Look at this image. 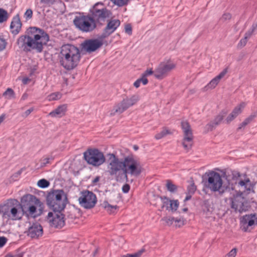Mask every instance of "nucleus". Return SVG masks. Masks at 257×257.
<instances>
[{"label":"nucleus","instance_id":"79ce46f5","mask_svg":"<svg viewBox=\"0 0 257 257\" xmlns=\"http://www.w3.org/2000/svg\"><path fill=\"white\" fill-rule=\"evenodd\" d=\"M162 220L164 221L166 224L168 226L172 225L175 221V218L172 217H165L162 218Z\"/></svg>","mask_w":257,"mask_h":257},{"label":"nucleus","instance_id":"bf43d9fd","mask_svg":"<svg viewBox=\"0 0 257 257\" xmlns=\"http://www.w3.org/2000/svg\"><path fill=\"white\" fill-rule=\"evenodd\" d=\"M7 238L5 237H0V247H2L6 243Z\"/></svg>","mask_w":257,"mask_h":257},{"label":"nucleus","instance_id":"f03ea898","mask_svg":"<svg viewBox=\"0 0 257 257\" xmlns=\"http://www.w3.org/2000/svg\"><path fill=\"white\" fill-rule=\"evenodd\" d=\"M81 58L79 49L74 45L67 44L61 48L59 54L60 64L66 70H70L75 68Z\"/></svg>","mask_w":257,"mask_h":257},{"label":"nucleus","instance_id":"0e129e2a","mask_svg":"<svg viewBox=\"0 0 257 257\" xmlns=\"http://www.w3.org/2000/svg\"><path fill=\"white\" fill-rule=\"evenodd\" d=\"M192 196V194L186 193V196L185 198L184 201H187L189 200L191 198Z\"/></svg>","mask_w":257,"mask_h":257},{"label":"nucleus","instance_id":"49530a36","mask_svg":"<svg viewBox=\"0 0 257 257\" xmlns=\"http://www.w3.org/2000/svg\"><path fill=\"white\" fill-rule=\"evenodd\" d=\"M174 222L175 223V225L176 226L180 227L184 225V220L183 219V218H176V219H175Z\"/></svg>","mask_w":257,"mask_h":257},{"label":"nucleus","instance_id":"c03bdc74","mask_svg":"<svg viewBox=\"0 0 257 257\" xmlns=\"http://www.w3.org/2000/svg\"><path fill=\"white\" fill-rule=\"evenodd\" d=\"M33 11L31 9H29L27 10L24 14V17L26 20H29L32 18Z\"/></svg>","mask_w":257,"mask_h":257},{"label":"nucleus","instance_id":"2f4dec72","mask_svg":"<svg viewBox=\"0 0 257 257\" xmlns=\"http://www.w3.org/2000/svg\"><path fill=\"white\" fill-rule=\"evenodd\" d=\"M254 117V115H251L247 117L241 123H240L238 127V130L242 129V128L245 127L246 125L252 121Z\"/></svg>","mask_w":257,"mask_h":257},{"label":"nucleus","instance_id":"4468645a","mask_svg":"<svg viewBox=\"0 0 257 257\" xmlns=\"http://www.w3.org/2000/svg\"><path fill=\"white\" fill-rule=\"evenodd\" d=\"M240 228L244 232L249 231L257 226V214L250 213L243 215L240 218Z\"/></svg>","mask_w":257,"mask_h":257},{"label":"nucleus","instance_id":"1a4fd4ad","mask_svg":"<svg viewBox=\"0 0 257 257\" xmlns=\"http://www.w3.org/2000/svg\"><path fill=\"white\" fill-rule=\"evenodd\" d=\"M83 157L88 164L94 167H98L105 161L103 153L96 149H88L84 153Z\"/></svg>","mask_w":257,"mask_h":257},{"label":"nucleus","instance_id":"ea45409f","mask_svg":"<svg viewBox=\"0 0 257 257\" xmlns=\"http://www.w3.org/2000/svg\"><path fill=\"white\" fill-rule=\"evenodd\" d=\"M144 252V249H141L136 253L133 254H126L122 255L121 257H141L142 253Z\"/></svg>","mask_w":257,"mask_h":257},{"label":"nucleus","instance_id":"a211bd4d","mask_svg":"<svg viewBox=\"0 0 257 257\" xmlns=\"http://www.w3.org/2000/svg\"><path fill=\"white\" fill-rule=\"evenodd\" d=\"M102 44L101 40L94 39L85 41L82 45L84 50L88 53H91L99 48Z\"/></svg>","mask_w":257,"mask_h":257},{"label":"nucleus","instance_id":"de8ad7c7","mask_svg":"<svg viewBox=\"0 0 257 257\" xmlns=\"http://www.w3.org/2000/svg\"><path fill=\"white\" fill-rule=\"evenodd\" d=\"M237 249L236 248H234L226 254L225 257H235Z\"/></svg>","mask_w":257,"mask_h":257},{"label":"nucleus","instance_id":"9b49d317","mask_svg":"<svg viewBox=\"0 0 257 257\" xmlns=\"http://www.w3.org/2000/svg\"><path fill=\"white\" fill-rule=\"evenodd\" d=\"M230 205L234 212L239 213L248 211L250 207L249 202L242 194L236 195L230 198Z\"/></svg>","mask_w":257,"mask_h":257},{"label":"nucleus","instance_id":"5fc2aeb1","mask_svg":"<svg viewBox=\"0 0 257 257\" xmlns=\"http://www.w3.org/2000/svg\"><path fill=\"white\" fill-rule=\"evenodd\" d=\"M130 189V186L128 184H125L122 187V191L124 193H127L128 192Z\"/></svg>","mask_w":257,"mask_h":257},{"label":"nucleus","instance_id":"c756f323","mask_svg":"<svg viewBox=\"0 0 257 257\" xmlns=\"http://www.w3.org/2000/svg\"><path fill=\"white\" fill-rule=\"evenodd\" d=\"M3 96L6 98L10 99L15 97V92L12 88H8L3 93Z\"/></svg>","mask_w":257,"mask_h":257},{"label":"nucleus","instance_id":"8fccbe9b","mask_svg":"<svg viewBox=\"0 0 257 257\" xmlns=\"http://www.w3.org/2000/svg\"><path fill=\"white\" fill-rule=\"evenodd\" d=\"M153 74H154V71H153L152 69H149L145 71L142 75H143V77H147V76L151 75Z\"/></svg>","mask_w":257,"mask_h":257},{"label":"nucleus","instance_id":"774afa93","mask_svg":"<svg viewBox=\"0 0 257 257\" xmlns=\"http://www.w3.org/2000/svg\"><path fill=\"white\" fill-rule=\"evenodd\" d=\"M14 257H23V253H19L17 255H16L15 256H14Z\"/></svg>","mask_w":257,"mask_h":257},{"label":"nucleus","instance_id":"a18cd8bd","mask_svg":"<svg viewBox=\"0 0 257 257\" xmlns=\"http://www.w3.org/2000/svg\"><path fill=\"white\" fill-rule=\"evenodd\" d=\"M231 15L229 13L224 14L220 19V21L222 22H225L231 19Z\"/></svg>","mask_w":257,"mask_h":257},{"label":"nucleus","instance_id":"7ed1b4c3","mask_svg":"<svg viewBox=\"0 0 257 257\" xmlns=\"http://www.w3.org/2000/svg\"><path fill=\"white\" fill-rule=\"evenodd\" d=\"M19 206H21L23 215L25 214L27 217H36L41 215L43 209L40 201L30 194L24 196Z\"/></svg>","mask_w":257,"mask_h":257},{"label":"nucleus","instance_id":"2eb2a0df","mask_svg":"<svg viewBox=\"0 0 257 257\" xmlns=\"http://www.w3.org/2000/svg\"><path fill=\"white\" fill-rule=\"evenodd\" d=\"M175 66V64L170 61L162 62L154 70V76L158 79H162L166 77Z\"/></svg>","mask_w":257,"mask_h":257},{"label":"nucleus","instance_id":"dca6fc26","mask_svg":"<svg viewBox=\"0 0 257 257\" xmlns=\"http://www.w3.org/2000/svg\"><path fill=\"white\" fill-rule=\"evenodd\" d=\"M181 127L184 133V139L182 145L184 148L187 150H189L193 145V136L192 130L187 121H182L181 122Z\"/></svg>","mask_w":257,"mask_h":257},{"label":"nucleus","instance_id":"052dcab7","mask_svg":"<svg viewBox=\"0 0 257 257\" xmlns=\"http://www.w3.org/2000/svg\"><path fill=\"white\" fill-rule=\"evenodd\" d=\"M139 79L140 80V82H142L144 85L147 84L148 82V80L147 77H143V75H142V77Z\"/></svg>","mask_w":257,"mask_h":257},{"label":"nucleus","instance_id":"603ef678","mask_svg":"<svg viewBox=\"0 0 257 257\" xmlns=\"http://www.w3.org/2000/svg\"><path fill=\"white\" fill-rule=\"evenodd\" d=\"M33 110L34 108L33 107L27 110L22 114V116L24 118L27 117Z\"/></svg>","mask_w":257,"mask_h":257},{"label":"nucleus","instance_id":"ddd939ff","mask_svg":"<svg viewBox=\"0 0 257 257\" xmlns=\"http://www.w3.org/2000/svg\"><path fill=\"white\" fill-rule=\"evenodd\" d=\"M78 201L81 207L85 209H91L95 205L97 199L93 192L86 190L81 193Z\"/></svg>","mask_w":257,"mask_h":257},{"label":"nucleus","instance_id":"f8f14e48","mask_svg":"<svg viewBox=\"0 0 257 257\" xmlns=\"http://www.w3.org/2000/svg\"><path fill=\"white\" fill-rule=\"evenodd\" d=\"M99 6L103 7L102 3H98L94 6L91 11L92 16L91 17L96 24V23L101 24L105 21V19L108 18L111 14L110 12L106 8H98Z\"/></svg>","mask_w":257,"mask_h":257},{"label":"nucleus","instance_id":"423d86ee","mask_svg":"<svg viewBox=\"0 0 257 257\" xmlns=\"http://www.w3.org/2000/svg\"><path fill=\"white\" fill-rule=\"evenodd\" d=\"M107 156V172L110 176H114L117 181H120L122 176L120 175L121 171L123 172L122 160L114 154L109 153Z\"/></svg>","mask_w":257,"mask_h":257},{"label":"nucleus","instance_id":"3c124183","mask_svg":"<svg viewBox=\"0 0 257 257\" xmlns=\"http://www.w3.org/2000/svg\"><path fill=\"white\" fill-rule=\"evenodd\" d=\"M257 29V24H253L252 25L251 29L248 30L246 33L247 34L249 33V35L251 36L253 32Z\"/></svg>","mask_w":257,"mask_h":257},{"label":"nucleus","instance_id":"c9c22d12","mask_svg":"<svg viewBox=\"0 0 257 257\" xmlns=\"http://www.w3.org/2000/svg\"><path fill=\"white\" fill-rule=\"evenodd\" d=\"M251 36L249 35V33L247 34L246 33H245L244 38L240 40L239 43L238 44V46L240 47H242L244 46L247 43V40Z\"/></svg>","mask_w":257,"mask_h":257},{"label":"nucleus","instance_id":"a878e982","mask_svg":"<svg viewBox=\"0 0 257 257\" xmlns=\"http://www.w3.org/2000/svg\"><path fill=\"white\" fill-rule=\"evenodd\" d=\"M225 114L226 113L224 112L223 114H220L218 115L213 121L211 122L207 125L208 130L211 131L213 128L218 125L222 120Z\"/></svg>","mask_w":257,"mask_h":257},{"label":"nucleus","instance_id":"4be33fe9","mask_svg":"<svg viewBox=\"0 0 257 257\" xmlns=\"http://www.w3.org/2000/svg\"><path fill=\"white\" fill-rule=\"evenodd\" d=\"M67 108V104L59 105L53 111L50 112L49 115L53 117H61L65 115Z\"/></svg>","mask_w":257,"mask_h":257},{"label":"nucleus","instance_id":"c85d7f7f","mask_svg":"<svg viewBox=\"0 0 257 257\" xmlns=\"http://www.w3.org/2000/svg\"><path fill=\"white\" fill-rule=\"evenodd\" d=\"M9 18V14L7 11L0 9V23L7 21Z\"/></svg>","mask_w":257,"mask_h":257},{"label":"nucleus","instance_id":"cd10ccee","mask_svg":"<svg viewBox=\"0 0 257 257\" xmlns=\"http://www.w3.org/2000/svg\"><path fill=\"white\" fill-rule=\"evenodd\" d=\"M246 105L245 102H241L238 105L236 106L232 112L236 116H238L242 111V110L244 108Z\"/></svg>","mask_w":257,"mask_h":257},{"label":"nucleus","instance_id":"412c9836","mask_svg":"<svg viewBox=\"0 0 257 257\" xmlns=\"http://www.w3.org/2000/svg\"><path fill=\"white\" fill-rule=\"evenodd\" d=\"M22 27V23L18 15L15 17L11 22L10 28L12 33L15 35L18 34Z\"/></svg>","mask_w":257,"mask_h":257},{"label":"nucleus","instance_id":"f704fd0d","mask_svg":"<svg viewBox=\"0 0 257 257\" xmlns=\"http://www.w3.org/2000/svg\"><path fill=\"white\" fill-rule=\"evenodd\" d=\"M114 5L122 7L126 5L129 0H110Z\"/></svg>","mask_w":257,"mask_h":257},{"label":"nucleus","instance_id":"f257e3e1","mask_svg":"<svg viewBox=\"0 0 257 257\" xmlns=\"http://www.w3.org/2000/svg\"><path fill=\"white\" fill-rule=\"evenodd\" d=\"M49 40V36L43 30L31 27L28 30L27 35L19 37L18 44L25 52L35 50L37 53H40L43 51V46Z\"/></svg>","mask_w":257,"mask_h":257},{"label":"nucleus","instance_id":"37998d69","mask_svg":"<svg viewBox=\"0 0 257 257\" xmlns=\"http://www.w3.org/2000/svg\"><path fill=\"white\" fill-rule=\"evenodd\" d=\"M196 190V187L194 183H192L187 187V193L191 194H194Z\"/></svg>","mask_w":257,"mask_h":257},{"label":"nucleus","instance_id":"69168bd1","mask_svg":"<svg viewBox=\"0 0 257 257\" xmlns=\"http://www.w3.org/2000/svg\"><path fill=\"white\" fill-rule=\"evenodd\" d=\"M6 115L3 114L0 116V124L5 119Z\"/></svg>","mask_w":257,"mask_h":257},{"label":"nucleus","instance_id":"4d7b16f0","mask_svg":"<svg viewBox=\"0 0 257 257\" xmlns=\"http://www.w3.org/2000/svg\"><path fill=\"white\" fill-rule=\"evenodd\" d=\"M55 2L56 0H41L42 3L49 6L53 5Z\"/></svg>","mask_w":257,"mask_h":257},{"label":"nucleus","instance_id":"7c9ffc66","mask_svg":"<svg viewBox=\"0 0 257 257\" xmlns=\"http://www.w3.org/2000/svg\"><path fill=\"white\" fill-rule=\"evenodd\" d=\"M61 94L58 92L53 93L47 96L49 101H53L58 100L61 98Z\"/></svg>","mask_w":257,"mask_h":257},{"label":"nucleus","instance_id":"e2e57ef3","mask_svg":"<svg viewBox=\"0 0 257 257\" xmlns=\"http://www.w3.org/2000/svg\"><path fill=\"white\" fill-rule=\"evenodd\" d=\"M28 97V94L26 93H25L23 94L21 98V101H24L25 100H26Z\"/></svg>","mask_w":257,"mask_h":257},{"label":"nucleus","instance_id":"5701e85b","mask_svg":"<svg viewBox=\"0 0 257 257\" xmlns=\"http://www.w3.org/2000/svg\"><path fill=\"white\" fill-rule=\"evenodd\" d=\"M227 72V69H224L222 72H221L219 75L212 79L210 82L206 86L205 88H214L216 86L219 82L221 78H222Z\"/></svg>","mask_w":257,"mask_h":257},{"label":"nucleus","instance_id":"473e14b6","mask_svg":"<svg viewBox=\"0 0 257 257\" xmlns=\"http://www.w3.org/2000/svg\"><path fill=\"white\" fill-rule=\"evenodd\" d=\"M166 187L167 190L170 192H175L177 189V186L173 184L170 180H167Z\"/></svg>","mask_w":257,"mask_h":257},{"label":"nucleus","instance_id":"aec40b11","mask_svg":"<svg viewBox=\"0 0 257 257\" xmlns=\"http://www.w3.org/2000/svg\"><path fill=\"white\" fill-rule=\"evenodd\" d=\"M42 234V227L38 223H33L27 231V235L31 238H38Z\"/></svg>","mask_w":257,"mask_h":257},{"label":"nucleus","instance_id":"13d9d810","mask_svg":"<svg viewBox=\"0 0 257 257\" xmlns=\"http://www.w3.org/2000/svg\"><path fill=\"white\" fill-rule=\"evenodd\" d=\"M6 43L5 41L0 38V51H2L5 48Z\"/></svg>","mask_w":257,"mask_h":257},{"label":"nucleus","instance_id":"a19ab883","mask_svg":"<svg viewBox=\"0 0 257 257\" xmlns=\"http://www.w3.org/2000/svg\"><path fill=\"white\" fill-rule=\"evenodd\" d=\"M37 185L39 187H40L42 188H44L48 187L50 185V183L47 180H46L44 179H43L40 180L38 182Z\"/></svg>","mask_w":257,"mask_h":257},{"label":"nucleus","instance_id":"338daca9","mask_svg":"<svg viewBox=\"0 0 257 257\" xmlns=\"http://www.w3.org/2000/svg\"><path fill=\"white\" fill-rule=\"evenodd\" d=\"M100 179V177L99 176H97L95 178V179L93 180L92 182L93 184H95L96 183H97V182L99 181Z\"/></svg>","mask_w":257,"mask_h":257},{"label":"nucleus","instance_id":"20e7f679","mask_svg":"<svg viewBox=\"0 0 257 257\" xmlns=\"http://www.w3.org/2000/svg\"><path fill=\"white\" fill-rule=\"evenodd\" d=\"M204 185L211 192L222 195L227 190L228 186L223 180L220 174L213 171L205 174Z\"/></svg>","mask_w":257,"mask_h":257},{"label":"nucleus","instance_id":"72a5a7b5","mask_svg":"<svg viewBox=\"0 0 257 257\" xmlns=\"http://www.w3.org/2000/svg\"><path fill=\"white\" fill-rule=\"evenodd\" d=\"M160 198L162 203V208L166 207L167 210H169V204L170 203V200L166 196H161Z\"/></svg>","mask_w":257,"mask_h":257},{"label":"nucleus","instance_id":"09e8293b","mask_svg":"<svg viewBox=\"0 0 257 257\" xmlns=\"http://www.w3.org/2000/svg\"><path fill=\"white\" fill-rule=\"evenodd\" d=\"M236 116L232 112H231L226 118L225 119V122L227 123H229L231 121H232Z\"/></svg>","mask_w":257,"mask_h":257},{"label":"nucleus","instance_id":"e433bc0d","mask_svg":"<svg viewBox=\"0 0 257 257\" xmlns=\"http://www.w3.org/2000/svg\"><path fill=\"white\" fill-rule=\"evenodd\" d=\"M53 159L54 158L52 156L43 158L41 160V166H45L47 164H49Z\"/></svg>","mask_w":257,"mask_h":257},{"label":"nucleus","instance_id":"39448f33","mask_svg":"<svg viewBox=\"0 0 257 257\" xmlns=\"http://www.w3.org/2000/svg\"><path fill=\"white\" fill-rule=\"evenodd\" d=\"M47 202L53 211H62L66 206L67 198L63 191L56 190L48 195Z\"/></svg>","mask_w":257,"mask_h":257},{"label":"nucleus","instance_id":"f3484780","mask_svg":"<svg viewBox=\"0 0 257 257\" xmlns=\"http://www.w3.org/2000/svg\"><path fill=\"white\" fill-rule=\"evenodd\" d=\"M47 221L50 226L55 228H62L65 224L64 215L60 211L49 212L47 215Z\"/></svg>","mask_w":257,"mask_h":257},{"label":"nucleus","instance_id":"b1692460","mask_svg":"<svg viewBox=\"0 0 257 257\" xmlns=\"http://www.w3.org/2000/svg\"><path fill=\"white\" fill-rule=\"evenodd\" d=\"M237 186L239 191L242 192H248L251 188V182L248 178L244 180H239L237 182Z\"/></svg>","mask_w":257,"mask_h":257},{"label":"nucleus","instance_id":"0eeeda50","mask_svg":"<svg viewBox=\"0 0 257 257\" xmlns=\"http://www.w3.org/2000/svg\"><path fill=\"white\" fill-rule=\"evenodd\" d=\"M123 173L126 182L128 181V174L132 176H137L141 173L140 164L139 161L135 159L132 156H128L122 160Z\"/></svg>","mask_w":257,"mask_h":257},{"label":"nucleus","instance_id":"4c0bfd02","mask_svg":"<svg viewBox=\"0 0 257 257\" xmlns=\"http://www.w3.org/2000/svg\"><path fill=\"white\" fill-rule=\"evenodd\" d=\"M179 202L177 200H172L171 206H169V210H171L172 212L176 211L179 207Z\"/></svg>","mask_w":257,"mask_h":257},{"label":"nucleus","instance_id":"bb28decb","mask_svg":"<svg viewBox=\"0 0 257 257\" xmlns=\"http://www.w3.org/2000/svg\"><path fill=\"white\" fill-rule=\"evenodd\" d=\"M128 107L133 106L140 99V97L138 95L135 94L132 96L130 98H126L125 99H123Z\"/></svg>","mask_w":257,"mask_h":257},{"label":"nucleus","instance_id":"58836bf2","mask_svg":"<svg viewBox=\"0 0 257 257\" xmlns=\"http://www.w3.org/2000/svg\"><path fill=\"white\" fill-rule=\"evenodd\" d=\"M170 134L169 131L167 129L163 130L160 133L157 134L155 136V138L157 140H159L165 136H166L167 134Z\"/></svg>","mask_w":257,"mask_h":257},{"label":"nucleus","instance_id":"680f3d73","mask_svg":"<svg viewBox=\"0 0 257 257\" xmlns=\"http://www.w3.org/2000/svg\"><path fill=\"white\" fill-rule=\"evenodd\" d=\"M141 82H140V80H139V79L138 80H137L134 83V85L135 87L136 88H138L139 87V86H140V84H141Z\"/></svg>","mask_w":257,"mask_h":257},{"label":"nucleus","instance_id":"393cba45","mask_svg":"<svg viewBox=\"0 0 257 257\" xmlns=\"http://www.w3.org/2000/svg\"><path fill=\"white\" fill-rule=\"evenodd\" d=\"M128 108L125 101L123 99L121 101L116 104L111 110V115H114L116 113L120 114L126 110Z\"/></svg>","mask_w":257,"mask_h":257},{"label":"nucleus","instance_id":"6e6d98bb","mask_svg":"<svg viewBox=\"0 0 257 257\" xmlns=\"http://www.w3.org/2000/svg\"><path fill=\"white\" fill-rule=\"evenodd\" d=\"M125 32L129 35L132 34V29L131 25L127 24L125 26Z\"/></svg>","mask_w":257,"mask_h":257},{"label":"nucleus","instance_id":"864d4df0","mask_svg":"<svg viewBox=\"0 0 257 257\" xmlns=\"http://www.w3.org/2000/svg\"><path fill=\"white\" fill-rule=\"evenodd\" d=\"M117 206H112L110 204H109L108 203H104V208L106 209H107L108 210L111 211V209H116L117 208Z\"/></svg>","mask_w":257,"mask_h":257},{"label":"nucleus","instance_id":"6e6552de","mask_svg":"<svg viewBox=\"0 0 257 257\" xmlns=\"http://www.w3.org/2000/svg\"><path fill=\"white\" fill-rule=\"evenodd\" d=\"M19 204L18 203L16 206L9 204L0 206V214L3 219L12 220L21 219L23 216V213L22 212V210H19V208H21Z\"/></svg>","mask_w":257,"mask_h":257},{"label":"nucleus","instance_id":"9d476101","mask_svg":"<svg viewBox=\"0 0 257 257\" xmlns=\"http://www.w3.org/2000/svg\"><path fill=\"white\" fill-rule=\"evenodd\" d=\"M73 23L76 27L83 32H90L96 27L91 16H80L75 18Z\"/></svg>","mask_w":257,"mask_h":257},{"label":"nucleus","instance_id":"6ab92c4d","mask_svg":"<svg viewBox=\"0 0 257 257\" xmlns=\"http://www.w3.org/2000/svg\"><path fill=\"white\" fill-rule=\"evenodd\" d=\"M120 24V22L118 20L113 19L110 20L108 22L106 27L104 28L103 32L101 35V38L104 39L109 36L116 30V29L119 26Z\"/></svg>","mask_w":257,"mask_h":257}]
</instances>
